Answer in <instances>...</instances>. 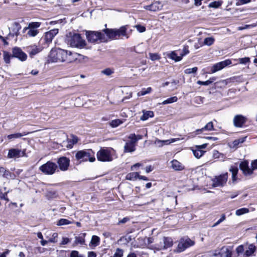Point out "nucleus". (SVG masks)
Here are the masks:
<instances>
[{
	"label": "nucleus",
	"mask_w": 257,
	"mask_h": 257,
	"mask_svg": "<svg viewBox=\"0 0 257 257\" xmlns=\"http://www.w3.org/2000/svg\"><path fill=\"white\" fill-rule=\"evenodd\" d=\"M194 244V241L189 238L187 237L182 238L179 241L178 246L175 251L176 252H181Z\"/></svg>",
	"instance_id": "obj_9"
},
{
	"label": "nucleus",
	"mask_w": 257,
	"mask_h": 257,
	"mask_svg": "<svg viewBox=\"0 0 257 257\" xmlns=\"http://www.w3.org/2000/svg\"><path fill=\"white\" fill-rule=\"evenodd\" d=\"M155 144L158 147H162L164 146V143L162 140L156 139L155 142Z\"/></svg>",
	"instance_id": "obj_58"
},
{
	"label": "nucleus",
	"mask_w": 257,
	"mask_h": 257,
	"mask_svg": "<svg viewBox=\"0 0 257 257\" xmlns=\"http://www.w3.org/2000/svg\"><path fill=\"white\" fill-rule=\"evenodd\" d=\"M3 57L5 62L7 64H10L11 62V59L12 58H14L12 56V54H11L7 51L3 52Z\"/></svg>",
	"instance_id": "obj_32"
},
{
	"label": "nucleus",
	"mask_w": 257,
	"mask_h": 257,
	"mask_svg": "<svg viewBox=\"0 0 257 257\" xmlns=\"http://www.w3.org/2000/svg\"><path fill=\"white\" fill-rule=\"evenodd\" d=\"M122 123V121L121 120H120L119 119H117L112 120L110 122V124L112 127H115L118 126L119 125H120Z\"/></svg>",
	"instance_id": "obj_44"
},
{
	"label": "nucleus",
	"mask_w": 257,
	"mask_h": 257,
	"mask_svg": "<svg viewBox=\"0 0 257 257\" xmlns=\"http://www.w3.org/2000/svg\"><path fill=\"white\" fill-rule=\"evenodd\" d=\"M78 138L76 136L71 135L70 138H68L66 141L63 142L62 146L68 149H71L73 145L78 142Z\"/></svg>",
	"instance_id": "obj_18"
},
{
	"label": "nucleus",
	"mask_w": 257,
	"mask_h": 257,
	"mask_svg": "<svg viewBox=\"0 0 257 257\" xmlns=\"http://www.w3.org/2000/svg\"><path fill=\"white\" fill-rule=\"evenodd\" d=\"M250 2V0H238L236 3V6H238L240 5L246 4Z\"/></svg>",
	"instance_id": "obj_56"
},
{
	"label": "nucleus",
	"mask_w": 257,
	"mask_h": 257,
	"mask_svg": "<svg viewBox=\"0 0 257 257\" xmlns=\"http://www.w3.org/2000/svg\"><path fill=\"white\" fill-rule=\"evenodd\" d=\"M169 57L170 59L175 60L176 62L179 61L182 59V57H181V55H179V51H178L177 52H176V51L172 52L169 55Z\"/></svg>",
	"instance_id": "obj_30"
},
{
	"label": "nucleus",
	"mask_w": 257,
	"mask_h": 257,
	"mask_svg": "<svg viewBox=\"0 0 257 257\" xmlns=\"http://www.w3.org/2000/svg\"><path fill=\"white\" fill-rule=\"evenodd\" d=\"M44 48L43 46L39 47L36 45H32L27 48V51L31 57H33L35 55L40 53L43 49Z\"/></svg>",
	"instance_id": "obj_19"
},
{
	"label": "nucleus",
	"mask_w": 257,
	"mask_h": 257,
	"mask_svg": "<svg viewBox=\"0 0 257 257\" xmlns=\"http://www.w3.org/2000/svg\"><path fill=\"white\" fill-rule=\"evenodd\" d=\"M100 242V238L96 235H93L92 236L90 243L92 245L94 246H97Z\"/></svg>",
	"instance_id": "obj_36"
},
{
	"label": "nucleus",
	"mask_w": 257,
	"mask_h": 257,
	"mask_svg": "<svg viewBox=\"0 0 257 257\" xmlns=\"http://www.w3.org/2000/svg\"><path fill=\"white\" fill-rule=\"evenodd\" d=\"M3 176L6 178H9L12 177V174L9 170H6L4 174H3Z\"/></svg>",
	"instance_id": "obj_60"
},
{
	"label": "nucleus",
	"mask_w": 257,
	"mask_h": 257,
	"mask_svg": "<svg viewBox=\"0 0 257 257\" xmlns=\"http://www.w3.org/2000/svg\"><path fill=\"white\" fill-rule=\"evenodd\" d=\"M143 114L141 117L140 119L143 121L147 120L150 117H153L154 115V112L152 111L143 110Z\"/></svg>",
	"instance_id": "obj_29"
},
{
	"label": "nucleus",
	"mask_w": 257,
	"mask_h": 257,
	"mask_svg": "<svg viewBox=\"0 0 257 257\" xmlns=\"http://www.w3.org/2000/svg\"><path fill=\"white\" fill-rule=\"evenodd\" d=\"M239 63L245 64L249 62V58L248 57H244L242 58H240L238 60Z\"/></svg>",
	"instance_id": "obj_55"
},
{
	"label": "nucleus",
	"mask_w": 257,
	"mask_h": 257,
	"mask_svg": "<svg viewBox=\"0 0 257 257\" xmlns=\"http://www.w3.org/2000/svg\"><path fill=\"white\" fill-rule=\"evenodd\" d=\"M75 157L76 159H82L83 161H87L88 160L90 162H93L95 160L94 153L91 149L77 152L75 155Z\"/></svg>",
	"instance_id": "obj_6"
},
{
	"label": "nucleus",
	"mask_w": 257,
	"mask_h": 257,
	"mask_svg": "<svg viewBox=\"0 0 257 257\" xmlns=\"http://www.w3.org/2000/svg\"><path fill=\"white\" fill-rule=\"evenodd\" d=\"M136 150L135 146L133 142H127L124 147V152L125 153L133 152Z\"/></svg>",
	"instance_id": "obj_28"
},
{
	"label": "nucleus",
	"mask_w": 257,
	"mask_h": 257,
	"mask_svg": "<svg viewBox=\"0 0 257 257\" xmlns=\"http://www.w3.org/2000/svg\"><path fill=\"white\" fill-rule=\"evenodd\" d=\"M238 169L237 167H231L229 171L232 173V180L234 181L236 180V176L237 174Z\"/></svg>",
	"instance_id": "obj_35"
},
{
	"label": "nucleus",
	"mask_w": 257,
	"mask_h": 257,
	"mask_svg": "<svg viewBox=\"0 0 257 257\" xmlns=\"http://www.w3.org/2000/svg\"><path fill=\"white\" fill-rule=\"evenodd\" d=\"M60 53L58 55L60 56L59 62L70 63L76 61L78 59L80 60L79 58L83 57L82 55L78 53L72 52L60 48Z\"/></svg>",
	"instance_id": "obj_3"
},
{
	"label": "nucleus",
	"mask_w": 257,
	"mask_h": 257,
	"mask_svg": "<svg viewBox=\"0 0 257 257\" xmlns=\"http://www.w3.org/2000/svg\"><path fill=\"white\" fill-rule=\"evenodd\" d=\"M246 139V137L241 138L238 140H235L233 141V144L234 146H236L240 143H242L245 141V140Z\"/></svg>",
	"instance_id": "obj_52"
},
{
	"label": "nucleus",
	"mask_w": 257,
	"mask_h": 257,
	"mask_svg": "<svg viewBox=\"0 0 257 257\" xmlns=\"http://www.w3.org/2000/svg\"><path fill=\"white\" fill-rule=\"evenodd\" d=\"M58 167L56 163L51 161H48L46 163L39 167V170L45 175L54 174Z\"/></svg>",
	"instance_id": "obj_10"
},
{
	"label": "nucleus",
	"mask_w": 257,
	"mask_h": 257,
	"mask_svg": "<svg viewBox=\"0 0 257 257\" xmlns=\"http://www.w3.org/2000/svg\"><path fill=\"white\" fill-rule=\"evenodd\" d=\"M59 53H60V48L52 49L49 55L50 60L52 62L59 61L60 56L58 55Z\"/></svg>",
	"instance_id": "obj_21"
},
{
	"label": "nucleus",
	"mask_w": 257,
	"mask_h": 257,
	"mask_svg": "<svg viewBox=\"0 0 257 257\" xmlns=\"http://www.w3.org/2000/svg\"><path fill=\"white\" fill-rule=\"evenodd\" d=\"M222 3L219 1H215L213 2H211L209 4V8H218L220 6H221Z\"/></svg>",
	"instance_id": "obj_45"
},
{
	"label": "nucleus",
	"mask_w": 257,
	"mask_h": 257,
	"mask_svg": "<svg viewBox=\"0 0 257 257\" xmlns=\"http://www.w3.org/2000/svg\"><path fill=\"white\" fill-rule=\"evenodd\" d=\"M40 26V23L39 22H32L29 24L28 27H25L23 30V32L25 33L28 28L36 29Z\"/></svg>",
	"instance_id": "obj_31"
},
{
	"label": "nucleus",
	"mask_w": 257,
	"mask_h": 257,
	"mask_svg": "<svg viewBox=\"0 0 257 257\" xmlns=\"http://www.w3.org/2000/svg\"><path fill=\"white\" fill-rule=\"evenodd\" d=\"M70 241V240L69 238L63 237L62 238V240L61 242L60 243V244L61 245L67 244Z\"/></svg>",
	"instance_id": "obj_59"
},
{
	"label": "nucleus",
	"mask_w": 257,
	"mask_h": 257,
	"mask_svg": "<svg viewBox=\"0 0 257 257\" xmlns=\"http://www.w3.org/2000/svg\"><path fill=\"white\" fill-rule=\"evenodd\" d=\"M123 255V250L117 248L113 255V257H122Z\"/></svg>",
	"instance_id": "obj_53"
},
{
	"label": "nucleus",
	"mask_w": 257,
	"mask_h": 257,
	"mask_svg": "<svg viewBox=\"0 0 257 257\" xmlns=\"http://www.w3.org/2000/svg\"><path fill=\"white\" fill-rule=\"evenodd\" d=\"M86 234L85 233H81L79 234L78 236H76L75 237V241L73 244V246L78 244H84L85 242V237Z\"/></svg>",
	"instance_id": "obj_23"
},
{
	"label": "nucleus",
	"mask_w": 257,
	"mask_h": 257,
	"mask_svg": "<svg viewBox=\"0 0 257 257\" xmlns=\"http://www.w3.org/2000/svg\"><path fill=\"white\" fill-rule=\"evenodd\" d=\"M214 130V126L213 122L210 121L208 122L204 127L200 129L196 130L194 132L192 133L193 136L200 134L204 131H211Z\"/></svg>",
	"instance_id": "obj_20"
},
{
	"label": "nucleus",
	"mask_w": 257,
	"mask_h": 257,
	"mask_svg": "<svg viewBox=\"0 0 257 257\" xmlns=\"http://www.w3.org/2000/svg\"><path fill=\"white\" fill-rule=\"evenodd\" d=\"M231 63L230 60H226L223 61L218 62L214 65L211 68V72L215 73L219 70L224 68L226 66L230 65Z\"/></svg>",
	"instance_id": "obj_17"
},
{
	"label": "nucleus",
	"mask_w": 257,
	"mask_h": 257,
	"mask_svg": "<svg viewBox=\"0 0 257 257\" xmlns=\"http://www.w3.org/2000/svg\"><path fill=\"white\" fill-rule=\"evenodd\" d=\"M65 43L73 48L82 49L86 45V42L79 34L70 32L66 36Z\"/></svg>",
	"instance_id": "obj_2"
},
{
	"label": "nucleus",
	"mask_w": 257,
	"mask_h": 257,
	"mask_svg": "<svg viewBox=\"0 0 257 257\" xmlns=\"http://www.w3.org/2000/svg\"><path fill=\"white\" fill-rule=\"evenodd\" d=\"M115 153L112 148H101L96 154L97 159L100 162H111L113 159Z\"/></svg>",
	"instance_id": "obj_4"
},
{
	"label": "nucleus",
	"mask_w": 257,
	"mask_h": 257,
	"mask_svg": "<svg viewBox=\"0 0 257 257\" xmlns=\"http://www.w3.org/2000/svg\"><path fill=\"white\" fill-rule=\"evenodd\" d=\"M251 166L253 171L257 169V159L251 162Z\"/></svg>",
	"instance_id": "obj_61"
},
{
	"label": "nucleus",
	"mask_w": 257,
	"mask_h": 257,
	"mask_svg": "<svg viewBox=\"0 0 257 257\" xmlns=\"http://www.w3.org/2000/svg\"><path fill=\"white\" fill-rule=\"evenodd\" d=\"M197 67H195L192 68H188L185 70L184 73L187 74H190L191 73H195L197 71Z\"/></svg>",
	"instance_id": "obj_48"
},
{
	"label": "nucleus",
	"mask_w": 257,
	"mask_h": 257,
	"mask_svg": "<svg viewBox=\"0 0 257 257\" xmlns=\"http://www.w3.org/2000/svg\"><path fill=\"white\" fill-rule=\"evenodd\" d=\"M244 251L243 245H240L236 248V252L238 256L242 255Z\"/></svg>",
	"instance_id": "obj_42"
},
{
	"label": "nucleus",
	"mask_w": 257,
	"mask_h": 257,
	"mask_svg": "<svg viewBox=\"0 0 257 257\" xmlns=\"http://www.w3.org/2000/svg\"><path fill=\"white\" fill-rule=\"evenodd\" d=\"M21 29L20 24L18 22H14L11 26V31L13 36H18L19 35V31Z\"/></svg>",
	"instance_id": "obj_24"
},
{
	"label": "nucleus",
	"mask_w": 257,
	"mask_h": 257,
	"mask_svg": "<svg viewBox=\"0 0 257 257\" xmlns=\"http://www.w3.org/2000/svg\"><path fill=\"white\" fill-rule=\"evenodd\" d=\"M71 223V222L68 220V219L62 218L60 219L57 223L58 225H67Z\"/></svg>",
	"instance_id": "obj_46"
},
{
	"label": "nucleus",
	"mask_w": 257,
	"mask_h": 257,
	"mask_svg": "<svg viewBox=\"0 0 257 257\" xmlns=\"http://www.w3.org/2000/svg\"><path fill=\"white\" fill-rule=\"evenodd\" d=\"M227 179V173L216 176L212 179V185L214 187H223L226 184Z\"/></svg>",
	"instance_id": "obj_11"
},
{
	"label": "nucleus",
	"mask_w": 257,
	"mask_h": 257,
	"mask_svg": "<svg viewBox=\"0 0 257 257\" xmlns=\"http://www.w3.org/2000/svg\"><path fill=\"white\" fill-rule=\"evenodd\" d=\"M178 98L176 96H173L170 98H168L167 99L163 101L162 103V104H167L169 103H172L173 102H175L177 101Z\"/></svg>",
	"instance_id": "obj_38"
},
{
	"label": "nucleus",
	"mask_w": 257,
	"mask_h": 257,
	"mask_svg": "<svg viewBox=\"0 0 257 257\" xmlns=\"http://www.w3.org/2000/svg\"><path fill=\"white\" fill-rule=\"evenodd\" d=\"M207 146V144H204L201 145L196 146L195 148H198L200 150H202V149H205Z\"/></svg>",
	"instance_id": "obj_63"
},
{
	"label": "nucleus",
	"mask_w": 257,
	"mask_h": 257,
	"mask_svg": "<svg viewBox=\"0 0 257 257\" xmlns=\"http://www.w3.org/2000/svg\"><path fill=\"white\" fill-rule=\"evenodd\" d=\"M70 257H83V256L80 255L78 251L73 250L70 253Z\"/></svg>",
	"instance_id": "obj_57"
},
{
	"label": "nucleus",
	"mask_w": 257,
	"mask_h": 257,
	"mask_svg": "<svg viewBox=\"0 0 257 257\" xmlns=\"http://www.w3.org/2000/svg\"><path fill=\"white\" fill-rule=\"evenodd\" d=\"M96 253L93 251H89L88 252V257H96Z\"/></svg>",
	"instance_id": "obj_64"
},
{
	"label": "nucleus",
	"mask_w": 257,
	"mask_h": 257,
	"mask_svg": "<svg viewBox=\"0 0 257 257\" xmlns=\"http://www.w3.org/2000/svg\"><path fill=\"white\" fill-rule=\"evenodd\" d=\"M139 174L138 172H132L128 173L126 176V179L128 180H135L138 179Z\"/></svg>",
	"instance_id": "obj_34"
},
{
	"label": "nucleus",
	"mask_w": 257,
	"mask_h": 257,
	"mask_svg": "<svg viewBox=\"0 0 257 257\" xmlns=\"http://www.w3.org/2000/svg\"><path fill=\"white\" fill-rule=\"evenodd\" d=\"M58 33V29H54L46 32L40 40V44L43 45L44 48L47 47L52 43V40Z\"/></svg>",
	"instance_id": "obj_7"
},
{
	"label": "nucleus",
	"mask_w": 257,
	"mask_h": 257,
	"mask_svg": "<svg viewBox=\"0 0 257 257\" xmlns=\"http://www.w3.org/2000/svg\"><path fill=\"white\" fill-rule=\"evenodd\" d=\"M8 192L9 191L5 192L4 193L2 194V196H1V198L2 199H3L6 200L7 201H9L8 198L7 197V194H8Z\"/></svg>",
	"instance_id": "obj_62"
},
{
	"label": "nucleus",
	"mask_w": 257,
	"mask_h": 257,
	"mask_svg": "<svg viewBox=\"0 0 257 257\" xmlns=\"http://www.w3.org/2000/svg\"><path fill=\"white\" fill-rule=\"evenodd\" d=\"M189 52V51L188 50V47L185 46L182 51H179V55H181L182 58L183 56L188 54Z\"/></svg>",
	"instance_id": "obj_50"
},
{
	"label": "nucleus",
	"mask_w": 257,
	"mask_h": 257,
	"mask_svg": "<svg viewBox=\"0 0 257 257\" xmlns=\"http://www.w3.org/2000/svg\"><path fill=\"white\" fill-rule=\"evenodd\" d=\"M25 150L21 149L12 148L9 150L8 158L9 159L20 158L25 156Z\"/></svg>",
	"instance_id": "obj_12"
},
{
	"label": "nucleus",
	"mask_w": 257,
	"mask_h": 257,
	"mask_svg": "<svg viewBox=\"0 0 257 257\" xmlns=\"http://www.w3.org/2000/svg\"><path fill=\"white\" fill-rule=\"evenodd\" d=\"M162 8V5L159 2H155L150 5L145 6L144 8L147 10L150 11L156 12L161 10Z\"/></svg>",
	"instance_id": "obj_22"
},
{
	"label": "nucleus",
	"mask_w": 257,
	"mask_h": 257,
	"mask_svg": "<svg viewBox=\"0 0 257 257\" xmlns=\"http://www.w3.org/2000/svg\"><path fill=\"white\" fill-rule=\"evenodd\" d=\"M180 139L179 138H175V139H171L170 140H162L164 143V145H168L171 143L175 142L177 141H179Z\"/></svg>",
	"instance_id": "obj_51"
},
{
	"label": "nucleus",
	"mask_w": 257,
	"mask_h": 257,
	"mask_svg": "<svg viewBox=\"0 0 257 257\" xmlns=\"http://www.w3.org/2000/svg\"><path fill=\"white\" fill-rule=\"evenodd\" d=\"M28 32L27 34L30 37H35L39 33V31L37 29L28 28Z\"/></svg>",
	"instance_id": "obj_40"
},
{
	"label": "nucleus",
	"mask_w": 257,
	"mask_h": 257,
	"mask_svg": "<svg viewBox=\"0 0 257 257\" xmlns=\"http://www.w3.org/2000/svg\"><path fill=\"white\" fill-rule=\"evenodd\" d=\"M12 56L14 58H17L21 61L26 60L27 55L24 53L21 48L18 47H14L12 49Z\"/></svg>",
	"instance_id": "obj_13"
},
{
	"label": "nucleus",
	"mask_w": 257,
	"mask_h": 257,
	"mask_svg": "<svg viewBox=\"0 0 257 257\" xmlns=\"http://www.w3.org/2000/svg\"><path fill=\"white\" fill-rule=\"evenodd\" d=\"M192 152L193 153L194 156L198 159L202 157L203 155V154L205 153V151L201 150L198 148H195V149L194 150L192 149Z\"/></svg>",
	"instance_id": "obj_33"
},
{
	"label": "nucleus",
	"mask_w": 257,
	"mask_h": 257,
	"mask_svg": "<svg viewBox=\"0 0 257 257\" xmlns=\"http://www.w3.org/2000/svg\"><path fill=\"white\" fill-rule=\"evenodd\" d=\"M132 30L130 29L128 25L123 26L119 29H105L103 32L105 34L106 37L109 39H116L117 38H123V37L128 39Z\"/></svg>",
	"instance_id": "obj_1"
},
{
	"label": "nucleus",
	"mask_w": 257,
	"mask_h": 257,
	"mask_svg": "<svg viewBox=\"0 0 257 257\" xmlns=\"http://www.w3.org/2000/svg\"><path fill=\"white\" fill-rule=\"evenodd\" d=\"M28 134H29V133H26V132H23V133H15V134H11V135H8L7 136V138L9 140L13 141V140H14L15 139L20 138L22 137L26 136Z\"/></svg>",
	"instance_id": "obj_27"
},
{
	"label": "nucleus",
	"mask_w": 257,
	"mask_h": 257,
	"mask_svg": "<svg viewBox=\"0 0 257 257\" xmlns=\"http://www.w3.org/2000/svg\"><path fill=\"white\" fill-rule=\"evenodd\" d=\"M214 39L213 37L206 38L204 40V44L207 46H211L213 44Z\"/></svg>",
	"instance_id": "obj_41"
},
{
	"label": "nucleus",
	"mask_w": 257,
	"mask_h": 257,
	"mask_svg": "<svg viewBox=\"0 0 257 257\" xmlns=\"http://www.w3.org/2000/svg\"><path fill=\"white\" fill-rule=\"evenodd\" d=\"M135 27L137 29L138 31L140 33H143L146 31V28L144 26H141L140 25H136Z\"/></svg>",
	"instance_id": "obj_54"
},
{
	"label": "nucleus",
	"mask_w": 257,
	"mask_h": 257,
	"mask_svg": "<svg viewBox=\"0 0 257 257\" xmlns=\"http://www.w3.org/2000/svg\"><path fill=\"white\" fill-rule=\"evenodd\" d=\"M249 212V210L246 208H242L239 209H237L235 211V214L237 216H240L245 213H248Z\"/></svg>",
	"instance_id": "obj_39"
},
{
	"label": "nucleus",
	"mask_w": 257,
	"mask_h": 257,
	"mask_svg": "<svg viewBox=\"0 0 257 257\" xmlns=\"http://www.w3.org/2000/svg\"><path fill=\"white\" fill-rule=\"evenodd\" d=\"M173 245V240L170 237H164L163 242L159 243H156L152 246V249H156L158 251L161 250H165L168 248L172 247Z\"/></svg>",
	"instance_id": "obj_8"
},
{
	"label": "nucleus",
	"mask_w": 257,
	"mask_h": 257,
	"mask_svg": "<svg viewBox=\"0 0 257 257\" xmlns=\"http://www.w3.org/2000/svg\"><path fill=\"white\" fill-rule=\"evenodd\" d=\"M215 80H216V78L215 77H212V78H209V79H208V80L205 81H201L199 80L197 82V83L198 84H200V85H208L210 84L211 83H212Z\"/></svg>",
	"instance_id": "obj_37"
},
{
	"label": "nucleus",
	"mask_w": 257,
	"mask_h": 257,
	"mask_svg": "<svg viewBox=\"0 0 257 257\" xmlns=\"http://www.w3.org/2000/svg\"><path fill=\"white\" fill-rule=\"evenodd\" d=\"M114 71L112 69L110 68H106L103 70L101 71V73L106 75V76H109L111 75L112 73H113Z\"/></svg>",
	"instance_id": "obj_47"
},
{
	"label": "nucleus",
	"mask_w": 257,
	"mask_h": 257,
	"mask_svg": "<svg viewBox=\"0 0 257 257\" xmlns=\"http://www.w3.org/2000/svg\"><path fill=\"white\" fill-rule=\"evenodd\" d=\"M58 233L56 232L53 233L52 237L49 238L48 241L52 243H55L57 241Z\"/></svg>",
	"instance_id": "obj_49"
},
{
	"label": "nucleus",
	"mask_w": 257,
	"mask_h": 257,
	"mask_svg": "<svg viewBox=\"0 0 257 257\" xmlns=\"http://www.w3.org/2000/svg\"><path fill=\"white\" fill-rule=\"evenodd\" d=\"M171 163L172 168L176 171H181L184 169V166L176 160H172Z\"/></svg>",
	"instance_id": "obj_26"
},
{
	"label": "nucleus",
	"mask_w": 257,
	"mask_h": 257,
	"mask_svg": "<svg viewBox=\"0 0 257 257\" xmlns=\"http://www.w3.org/2000/svg\"><path fill=\"white\" fill-rule=\"evenodd\" d=\"M246 120L247 118L245 116L241 114H237L233 118V125L236 127H241Z\"/></svg>",
	"instance_id": "obj_16"
},
{
	"label": "nucleus",
	"mask_w": 257,
	"mask_h": 257,
	"mask_svg": "<svg viewBox=\"0 0 257 257\" xmlns=\"http://www.w3.org/2000/svg\"><path fill=\"white\" fill-rule=\"evenodd\" d=\"M104 33L98 31H90L86 33L87 40L91 43H99L107 41Z\"/></svg>",
	"instance_id": "obj_5"
},
{
	"label": "nucleus",
	"mask_w": 257,
	"mask_h": 257,
	"mask_svg": "<svg viewBox=\"0 0 257 257\" xmlns=\"http://www.w3.org/2000/svg\"><path fill=\"white\" fill-rule=\"evenodd\" d=\"M151 91H152L151 87H148L146 89L144 88V89H143L140 92H138V96L145 95L147 94L150 93Z\"/></svg>",
	"instance_id": "obj_43"
},
{
	"label": "nucleus",
	"mask_w": 257,
	"mask_h": 257,
	"mask_svg": "<svg viewBox=\"0 0 257 257\" xmlns=\"http://www.w3.org/2000/svg\"><path fill=\"white\" fill-rule=\"evenodd\" d=\"M57 163L62 171H66L68 169L70 160L66 157H62L58 159Z\"/></svg>",
	"instance_id": "obj_15"
},
{
	"label": "nucleus",
	"mask_w": 257,
	"mask_h": 257,
	"mask_svg": "<svg viewBox=\"0 0 257 257\" xmlns=\"http://www.w3.org/2000/svg\"><path fill=\"white\" fill-rule=\"evenodd\" d=\"M255 250V246L253 244H249L245 250L243 257H249L251 256Z\"/></svg>",
	"instance_id": "obj_25"
},
{
	"label": "nucleus",
	"mask_w": 257,
	"mask_h": 257,
	"mask_svg": "<svg viewBox=\"0 0 257 257\" xmlns=\"http://www.w3.org/2000/svg\"><path fill=\"white\" fill-rule=\"evenodd\" d=\"M239 168L245 176H249L253 174V169L251 167L249 168L248 162L246 160L241 162L239 164Z\"/></svg>",
	"instance_id": "obj_14"
}]
</instances>
